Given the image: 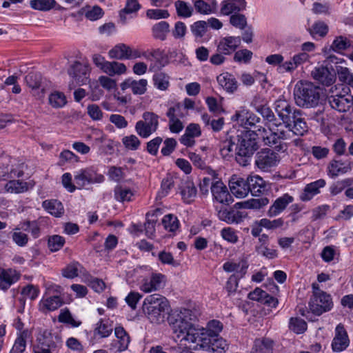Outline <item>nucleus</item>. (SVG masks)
<instances>
[{
    "label": "nucleus",
    "instance_id": "17",
    "mask_svg": "<svg viewBox=\"0 0 353 353\" xmlns=\"http://www.w3.org/2000/svg\"><path fill=\"white\" fill-rule=\"evenodd\" d=\"M20 276V273L14 269L0 268V290L6 291L19 280Z\"/></svg>",
    "mask_w": 353,
    "mask_h": 353
},
{
    "label": "nucleus",
    "instance_id": "16",
    "mask_svg": "<svg viewBox=\"0 0 353 353\" xmlns=\"http://www.w3.org/2000/svg\"><path fill=\"white\" fill-rule=\"evenodd\" d=\"M314 79L324 85H330L334 83L336 77L335 74L331 72L325 66L315 67L311 72Z\"/></svg>",
    "mask_w": 353,
    "mask_h": 353
},
{
    "label": "nucleus",
    "instance_id": "60",
    "mask_svg": "<svg viewBox=\"0 0 353 353\" xmlns=\"http://www.w3.org/2000/svg\"><path fill=\"white\" fill-rule=\"evenodd\" d=\"M261 122V119L254 114L252 112H250L248 117L245 120L243 125L242 127L245 129H248V130H251L250 129L254 128V130H257L261 126L257 125L258 123Z\"/></svg>",
    "mask_w": 353,
    "mask_h": 353
},
{
    "label": "nucleus",
    "instance_id": "31",
    "mask_svg": "<svg viewBox=\"0 0 353 353\" xmlns=\"http://www.w3.org/2000/svg\"><path fill=\"white\" fill-rule=\"evenodd\" d=\"M274 341L268 338L256 339L250 353H272Z\"/></svg>",
    "mask_w": 353,
    "mask_h": 353
},
{
    "label": "nucleus",
    "instance_id": "49",
    "mask_svg": "<svg viewBox=\"0 0 353 353\" xmlns=\"http://www.w3.org/2000/svg\"><path fill=\"white\" fill-rule=\"evenodd\" d=\"M169 77L163 72H158L154 74L153 81L154 86L161 90H166L169 87Z\"/></svg>",
    "mask_w": 353,
    "mask_h": 353
},
{
    "label": "nucleus",
    "instance_id": "18",
    "mask_svg": "<svg viewBox=\"0 0 353 353\" xmlns=\"http://www.w3.org/2000/svg\"><path fill=\"white\" fill-rule=\"evenodd\" d=\"M335 332L332 347L334 352H341L349 345L348 336L344 326L341 323L336 326Z\"/></svg>",
    "mask_w": 353,
    "mask_h": 353
},
{
    "label": "nucleus",
    "instance_id": "64",
    "mask_svg": "<svg viewBox=\"0 0 353 353\" xmlns=\"http://www.w3.org/2000/svg\"><path fill=\"white\" fill-rule=\"evenodd\" d=\"M103 14V10L97 6H95L85 11V17L90 21H95L102 17Z\"/></svg>",
    "mask_w": 353,
    "mask_h": 353
},
{
    "label": "nucleus",
    "instance_id": "40",
    "mask_svg": "<svg viewBox=\"0 0 353 353\" xmlns=\"http://www.w3.org/2000/svg\"><path fill=\"white\" fill-rule=\"evenodd\" d=\"M63 303L62 298L59 296H52L42 301L43 310L54 311L60 307Z\"/></svg>",
    "mask_w": 353,
    "mask_h": 353
},
{
    "label": "nucleus",
    "instance_id": "3",
    "mask_svg": "<svg viewBox=\"0 0 353 353\" xmlns=\"http://www.w3.org/2000/svg\"><path fill=\"white\" fill-rule=\"evenodd\" d=\"M194 316L192 312L188 309H182L171 321L173 332L181 341L195 343L201 334L199 327H195L192 321Z\"/></svg>",
    "mask_w": 353,
    "mask_h": 353
},
{
    "label": "nucleus",
    "instance_id": "55",
    "mask_svg": "<svg viewBox=\"0 0 353 353\" xmlns=\"http://www.w3.org/2000/svg\"><path fill=\"white\" fill-rule=\"evenodd\" d=\"M65 242L63 237L59 235H53L49 237L48 246L51 252H57L63 248Z\"/></svg>",
    "mask_w": 353,
    "mask_h": 353
},
{
    "label": "nucleus",
    "instance_id": "4",
    "mask_svg": "<svg viewBox=\"0 0 353 353\" xmlns=\"http://www.w3.org/2000/svg\"><path fill=\"white\" fill-rule=\"evenodd\" d=\"M294 97L298 106L303 108H314L319 103L320 90L312 82L300 81L295 85Z\"/></svg>",
    "mask_w": 353,
    "mask_h": 353
},
{
    "label": "nucleus",
    "instance_id": "8",
    "mask_svg": "<svg viewBox=\"0 0 353 353\" xmlns=\"http://www.w3.org/2000/svg\"><path fill=\"white\" fill-rule=\"evenodd\" d=\"M332 306V298L327 293L312 296L309 302L310 310L313 314L318 316L330 310Z\"/></svg>",
    "mask_w": 353,
    "mask_h": 353
},
{
    "label": "nucleus",
    "instance_id": "52",
    "mask_svg": "<svg viewBox=\"0 0 353 353\" xmlns=\"http://www.w3.org/2000/svg\"><path fill=\"white\" fill-rule=\"evenodd\" d=\"M164 228L169 232H174L179 228V220L172 214L165 215L162 219Z\"/></svg>",
    "mask_w": 353,
    "mask_h": 353
},
{
    "label": "nucleus",
    "instance_id": "32",
    "mask_svg": "<svg viewBox=\"0 0 353 353\" xmlns=\"http://www.w3.org/2000/svg\"><path fill=\"white\" fill-rule=\"evenodd\" d=\"M250 192L254 196H259L267 190L265 181L259 176H249Z\"/></svg>",
    "mask_w": 353,
    "mask_h": 353
},
{
    "label": "nucleus",
    "instance_id": "62",
    "mask_svg": "<svg viewBox=\"0 0 353 353\" xmlns=\"http://www.w3.org/2000/svg\"><path fill=\"white\" fill-rule=\"evenodd\" d=\"M141 298L142 295L140 293L138 292L132 291L125 297V301L132 310H135L137 308V303L141 300Z\"/></svg>",
    "mask_w": 353,
    "mask_h": 353
},
{
    "label": "nucleus",
    "instance_id": "5",
    "mask_svg": "<svg viewBox=\"0 0 353 353\" xmlns=\"http://www.w3.org/2000/svg\"><path fill=\"white\" fill-rule=\"evenodd\" d=\"M168 308V300L159 294L147 296L142 306L143 312L149 321L157 324L164 321L165 315Z\"/></svg>",
    "mask_w": 353,
    "mask_h": 353
},
{
    "label": "nucleus",
    "instance_id": "13",
    "mask_svg": "<svg viewBox=\"0 0 353 353\" xmlns=\"http://www.w3.org/2000/svg\"><path fill=\"white\" fill-rule=\"evenodd\" d=\"M211 192L214 199L220 203L229 205L233 201L227 187L221 181H216L212 183Z\"/></svg>",
    "mask_w": 353,
    "mask_h": 353
},
{
    "label": "nucleus",
    "instance_id": "44",
    "mask_svg": "<svg viewBox=\"0 0 353 353\" xmlns=\"http://www.w3.org/2000/svg\"><path fill=\"white\" fill-rule=\"evenodd\" d=\"M336 74L341 82L353 88V73L350 72L347 66H339Z\"/></svg>",
    "mask_w": 353,
    "mask_h": 353
},
{
    "label": "nucleus",
    "instance_id": "6",
    "mask_svg": "<svg viewBox=\"0 0 353 353\" xmlns=\"http://www.w3.org/2000/svg\"><path fill=\"white\" fill-rule=\"evenodd\" d=\"M195 343L196 345L194 347V350H203L208 352L224 353L228 348L225 340L219 336H212L208 333L200 334Z\"/></svg>",
    "mask_w": 353,
    "mask_h": 353
},
{
    "label": "nucleus",
    "instance_id": "56",
    "mask_svg": "<svg viewBox=\"0 0 353 353\" xmlns=\"http://www.w3.org/2000/svg\"><path fill=\"white\" fill-rule=\"evenodd\" d=\"M142 122L144 123L146 125L150 127L153 131H156L157 130L159 125V117L153 113L150 112H144L143 114Z\"/></svg>",
    "mask_w": 353,
    "mask_h": 353
},
{
    "label": "nucleus",
    "instance_id": "35",
    "mask_svg": "<svg viewBox=\"0 0 353 353\" xmlns=\"http://www.w3.org/2000/svg\"><path fill=\"white\" fill-rule=\"evenodd\" d=\"M181 194L185 203H190L194 200L196 195V189L193 182L185 181L182 183Z\"/></svg>",
    "mask_w": 353,
    "mask_h": 353
},
{
    "label": "nucleus",
    "instance_id": "47",
    "mask_svg": "<svg viewBox=\"0 0 353 353\" xmlns=\"http://www.w3.org/2000/svg\"><path fill=\"white\" fill-rule=\"evenodd\" d=\"M28 332L23 331L18 336L10 353H23L26 347Z\"/></svg>",
    "mask_w": 353,
    "mask_h": 353
},
{
    "label": "nucleus",
    "instance_id": "39",
    "mask_svg": "<svg viewBox=\"0 0 353 353\" xmlns=\"http://www.w3.org/2000/svg\"><path fill=\"white\" fill-rule=\"evenodd\" d=\"M170 26L166 21H161L154 24L152 27V34L156 39L163 41L170 31Z\"/></svg>",
    "mask_w": 353,
    "mask_h": 353
},
{
    "label": "nucleus",
    "instance_id": "45",
    "mask_svg": "<svg viewBox=\"0 0 353 353\" xmlns=\"http://www.w3.org/2000/svg\"><path fill=\"white\" fill-rule=\"evenodd\" d=\"M351 46V41L347 37L343 36H338L333 41L331 48L336 52L345 50Z\"/></svg>",
    "mask_w": 353,
    "mask_h": 353
},
{
    "label": "nucleus",
    "instance_id": "11",
    "mask_svg": "<svg viewBox=\"0 0 353 353\" xmlns=\"http://www.w3.org/2000/svg\"><path fill=\"white\" fill-rule=\"evenodd\" d=\"M229 187L231 192L239 198L246 196L250 190L249 186V176L246 179L233 175L229 181Z\"/></svg>",
    "mask_w": 353,
    "mask_h": 353
},
{
    "label": "nucleus",
    "instance_id": "1",
    "mask_svg": "<svg viewBox=\"0 0 353 353\" xmlns=\"http://www.w3.org/2000/svg\"><path fill=\"white\" fill-rule=\"evenodd\" d=\"M259 137L262 139L265 145L274 147L279 151L283 148L281 142L288 139V133L285 131H280L274 127L270 129V132H268L264 127L241 132L238 135L237 151L235 157L236 162L240 165L247 166L250 164L252 155L259 148L257 141Z\"/></svg>",
    "mask_w": 353,
    "mask_h": 353
},
{
    "label": "nucleus",
    "instance_id": "58",
    "mask_svg": "<svg viewBox=\"0 0 353 353\" xmlns=\"http://www.w3.org/2000/svg\"><path fill=\"white\" fill-rule=\"evenodd\" d=\"M352 183L353 180L352 179H345L342 181H337L333 183L330 187L331 193L334 195L338 194L346 187L351 185Z\"/></svg>",
    "mask_w": 353,
    "mask_h": 353
},
{
    "label": "nucleus",
    "instance_id": "37",
    "mask_svg": "<svg viewBox=\"0 0 353 353\" xmlns=\"http://www.w3.org/2000/svg\"><path fill=\"white\" fill-rule=\"evenodd\" d=\"M103 72L109 76L122 74L126 72V66L124 63L117 61H108L103 67Z\"/></svg>",
    "mask_w": 353,
    "mask_h": 353
},
{
    "label": "nucleus",
    "instance_id": "34",
    "mask_svg": "<svg viewBox=\"0 0 353 353\" xmlns=\"http://www.w3.org/2000/svg\"><path fill=\"white\" fill-rule=\"evenodd\" d=\"M42 206L50 214L56 217H60L64 213L63 204L58 200H46L43 202Z\"/></svg>",
    "mask_w": 353,
    "mask_h": 353
},
{
    "label": "nucleus",
    "instance_id": "29",
    "mask_svg": "<svg viewBox=\"0 0 353 353\" xmlns=\"http://www.w3.org/2000/svg\"><path fill=\"white\" fill-rule=\"evenodd\" d=\"M219 84L228 92H234L238 88V82L234 77L228 73L225 72L217 77Z\"/></svg>",
    "mask_w": 353,
    "mask_h": 353
},
{
    "label": "nucleus",
    "instance_id": "50",
    "mask_svg": "<svg viewBox=\"0 0 353 353\" xmlns=\"http://www.w3.org/2000/svg\"><path fill=\"white\" fill-rule=\"evenodd\" d=\"M30 4L33 9L47 11L54 8L56 1L55 0H31Z\"/></svg>",
    "mask_w": 353,
    "mask_h": 353
},
{
    "label": "nucleus",
    "instance_id": "51",
    "mask_svg": "<svg viewBox=\"0 0 353 353\" xmlns=\"http://www.w3.org/2000/svg\"><path fill=\"white\" fill-rule=\"evenodd\" d=\"M329 30L328 26L323 21L315 22L309 29L311 35H318L321 37H325Z\"/></svg>",
    "mask_w": 353,
    "mask_h": 353
},
{
    "label": "nucleus",
    "instance_id": "46",
    "mask_svg": "<svg viewBox=\"0 0 353 353\" xmlns=\"http://www.w3.org/2000/svg\"><path fill=\"white\" fill-rule=\"evenodd\" d=\"M23 174L22 170L17 171L9 166H0V181L8 180L14 177H20ZM2 189H0L1 191Z\"/></svg>",
    "mask_w": 353,
    "mask_h": 353
},
{
    "label": "nucleus",
    "instance_id": "57",
    "mask_svg": "<svg viewBox=\"0 0 353 353\" xmlns=\"http://www.w3.org/2000/svg\"><path fill=\"white\" fill-rule=\"evenodd\" d=\"M122 143L125 148L130 150H137L139 149L141 141L139 138L134 134L125 136L122 139Z\"/></svg>",
    "mask_w": 353,
    "mask_h": 353
},
{
    "label": "nucleus",
    "instance_id": "10",
    "mask_svg": "<svg viewBox=\"0 0 353 353\" xmlns=\"http://www.w3.org/2000/svg\"><path fill=\"white\" fill-rule=\"evenodd\" d=\"M27 85L31 89L32 94L40 99L44 97L46 87L39 73L30 72L25 77Z\"/></svg>",
    "mask_w": 353,
    "mask_h": 353
},
{
    "label": "nucleus",
    "instance_id": "15",
    "mask_svg": "<svg viewBox=\"0 0 353 353\" xmlns=\"http://www.w3.org/2000/svg\"><path fill=\"white\" fill-rule=\"evenodd\" d=\"M68 72L77 84L81 85L85 84L88 80L89 68L88 65L79 61H75L68 69Z\"/></svg>",
    "mask_w": 353,
    "mask_h": 353
},
{
    "label": "nucleus",
    "instance_id": "63",
    "mask_svg": "<svg viewBox=\"0 0 353 353\" xmlns=\"http://www.w3.org/2000/svg\"><path fill=\"white\" fill-rule=\"evenodd\" d=\"M230 23L239 29H243L247 25V20L243 14H234L230 17Z\"/></svg>",
    "mask_w": 353,
    "mask_h": 353
},
{
    "label": "nucleus",
    "instance_id": "7",
    "mask_svg": "<svg viewBox=\"0 0 353 353\" xmlns=\"http://www.w3.org/2000/svg\"><path fill=\"white\" fill-rule=\"evenodd\" d=\"M280 155L274 150L264 148L258 152L255 156L256 166L263 171H269L276 167L280 162Z\"/></svg>",
    "mask_w": 353,
    "mask_h": 353
},
{
    "label": "nucleus",
    "instance_id": "38",
    "mask_svg": "<svg viewBox=\"0 0 353 353\" xmlns=\"http://www.w3.org/2000/svg\"><path fill=\"white\" fill-rule=\"evenodd\" d=\"M134 196L132 190L122 185H117L114 189V199L119 202L130 201Z\"/></svg>",
    "mask_w": 353,
    "mask_h": 353
},
{
    "label": "nucleus",
    "instance_id": "36",
    "mask_svg": "<svg viewBox=\"0 0 353 353\" xmlns=\"http://www.w3.org/2000/svg\"><path fill=\"white\" fill-rule=\"evenodd\" d=\"M28 184L26 182L19 180H10L3 186L6 192L20 194L28 191Z\"/></svg>",
    "mask_w": 353,
    "mask_h": 353
},
{
    "label": "nucleus",
    "instance_id": "61",
    "mask_svg": "<svg viewBox=\"0 0 353 353\" xmlns=\"http://www.w3.org/2000/svg\"><path fill=\"white\" fill-rule=\"evenodd\" d=\"M135 130L141 137L144 139L149 137L153 132H154V131L150 128V127L143 123L142 120L137 122L135 125Z\"/></svg>",
    "mask_w": 353,
    "mask_h": 353
},
{
    "label": "nucleus",
    "instance_id": "9",
    "mask_svg": "<svg viewBox=\"0 0 353 353\" xmlns=\"http://www.w3.org/2000/svg\"><path fill=\"white\" fill-rule=\"evenodd\" d=\"M105 180L103 174L97 173L92 168L81 170L74 176L76 184L81 188L86 184L101 183Z\"/></svg>",
    "mask_w": 353,
    "mask_h": 353
},
{
    "label": "nucleus",
    "instance_id": "41",
    "mask_svg": "<svg viewBox=\"0 0 353 353\" xmlns=\"http://www.w3.org/2000/svg\"><path fill=\"white\" fill-rule=\"evenodd\" d=\"M48 101L50 105L54 108H62L67 103L65 94L59 91L52 92L49 96Z\"/></svg>",
    "mask_w": 353,
    "mask_h": 353
},
{
    "label": "nucleus",
    "instance_id": "21",
    "mask_svg": "<svg viewBox=\"0 0 353 353\" xmlns=\"http://www.w3.org/2000/svg\"><path fill=\"white\" fill-rule=\"evenodd\" d=\"M164 277L161 274H153L150 278L142 281L140 290L145 293L159 290L163 287Z\"/></svg>",
    "mask_w": 353,
    "mask_h": 353
},
{
    "label": "nucleus",
    "instance_id": "59",
    "mask_svg": "<svg viewBox=\"0 0 353 353\" xmlns=\"http://www.w3.org/2000/svg\"><path fill=\"white\" fill-rule=\"evenodd\" d=\"M284 224L283 219L279 218L274 220H270L268 219H262L260 220V226H263L268 230H274L281 228Z\"/></svg>",
    "mask_w": 353,
    "mask_h": 353
},
{
    "label": "nucleus",
    "instance_id": "53",
    "mask_svg": "<svg viewBox=\"0 0 353 353\" xmlns=\"http://www.w3.org/2000/svg\"><path fill=\"white\" fill-rule=\"evenodd\" d=\"M289 327L294 332L301 334L307 330V323L301 318L292 317L290 320Z\"/></svg>",
    "mask_w": 353,
    "mask_h": 353
},
{
    "label": "nucleus",
    "instance_id": "30",
    "mask_svg": "<svg viewBox=\"0 0 353 353\" xmlns=\"http://www.w3.org/2000/svg\"><path fill=\"white\" fill-rule=\"evenodd\" d=\"M56 348L55 343L52 337L41 336L37 339V343L34 345V353H51Z\"/></svg>",
    "mask_w": 353,
    "mask_h": 353
},
{
    "label": "nucleus",
    "instance_id": "27",
    "mask_svg": "<svg viewBox=\"0 0 353 353\" xmlns=\"http://www.w3.org/2000/svg\"><path fill=\"white\" fill-rule=\"evenodd\" d=\"M257 111L261 114L263 118L269 123L268 132H270L272 128H276L280 131H285L281 122H278L272 110L268 106L262 105L257 109Z\"/></svg>",
    "mask_w": 353,
    "mask_h": 353
},
{
    "label": "nucleus",
    "instance_id": "14",
    "mask_svg": "<svg viewBox=\"0 0 353 353\" xmlns=\"http://www.w3.org/2000/svg\"><path fill=\"white\" fill-rule=\"evenodd\" d=\"M114 334L117 337L110 345V350H115L118 352L126 350L130 342V337L121 326L116 327Z\"/></svg>",
    "mask_w": 353,
    "mask_h": 353
},
{
    "label": "nucleus",
    "instance_id": "42",
    "mask_svg": "<svg viewBox=\"0 0 353 353\" xmlns=\"http://www.w3.org/2000/svg\"><path fill=\"white\" fill-rule=\"evenodd\" d=\"M81 269H83L82 265L79 262L74 261L62 270V275L68 279H73L78 276Z\"/></svg>",
    "mask_w": 353,
    "mask_h": 353
},
{
    "label": "nucleus",
    "instance_id": "23",
    "mask_svg": "<svg viewBox=\"0 0 353 353\" xmlns=\"http://www.w3.org/2000/svg\"><path fill=\"white\" fill-rule=\"evenodd\" d=\"M248 298L253 301H256L262 304L267 305L271 307H276L278 305L277 299L270 296L265 291L261 288H256L254 291L248 294Z\"/></svg>",
    "mask_w": 353,
    "mask_h": 353
},
{
    "label": "nucleus",
    "instance_id": "28",
    "mask_svg": "<svg viewBox=\"0 0 353 353\" xmlns=\"http://www.w3.org/2000/svg\"><path fill=\"white\" fill-rule=\"evenodd\" d=\"M350 162L332 160L327 166L328 174L336 177L341 174H345L351 170Z\"/></svg>",
    "mask_w": 353,
    "mask_h": 353
},
{
    "label": "nucleus",
    "instance_id": "48",
    "mask_svg": "<svg viewBox=\"0 0 353 353\" xmlns=\"http://www.w3.org/2000/svg\"><path fill=\"white\" fill-rule=\"evenodd\" d=\"M223 329V324L217 320H212L208 322L206 328H199L202 334L208 333L209 335L219 336Z\"/></svg>",
    "mask_w": 353,
    "mask_h": 353
},
{
    "label": "nucleus",
    "instance_id": "33",
    "mask_svg": "<svg viewBox=\"0 0 353 353\" xmlns=\"http://www.w3.org/2000/svg\"><path fill=\"white\" fill-rule=\"evenodd\" d=\"M269 203V199L267 197L258 199H252L247 201L239 202L235 204L236 208L245 209H261Z\"/></svg>",
    "mask_w": 353,
    "mask_h": 353
},
{
    "label": "nucleus",
    "instance_id": "54",
    "mask_svg": "<svg viewBox=\"0 0 353 353\" xmlns=\"http://www.w3.org/2000/svg\"><path fill=\"white\" fill-rule=\"evenodd\" d=\"M208 30V23L204 21L194 22L190 26V30L196 38H201L204 36Z\"/></svg>",
    "mask_w": 353,
    "mask_h": 353
},
{
    "label": "nucleus",
    "instance_id": "12",
    "mask_svg": "<svg viewBox=\"0 0 353 353\" xmlns=\"http://www.w3.org/2000/svg\"><path fill=\"white\" fill-rule=\"evenodd\" d=\"M327 99L332 108L341 112L348 111L353 105V97L348 94L332 95Z\"/></svg>",
    "mask_w": 353,
    "mask_h": 353
},
{
    "label": "nucleus",
    "instance_id": "43",
    "mask_svg": "<svg viewBox=\"0 0 353 353\" xmlns=\"http://www.w3.org/2000/svg\"><path fill=\"white\" fill-rule=\"evenodd\" d=\"M174 6L179 17L188 18L192 16L193 8L185 1L178 0L175 1Z\"/></svg>",
    "mask_w": 353,
    "mask_h": 353
},
{
    "label": "nucleus",
    "instance_id": "22",
    "mask_svg": "<svg viewBox=\"0 0 353 353\" xmlns=\"http://www.w3.org/2000/svg\"><path fill=\"white\" fill-rule=\"evenodd\" d=\"M147 85L148 81L146 79L134 80L132 78H128L122 82L120 86L122 90L130 88L134 94L141 95L146 92Z\"/></svg>",
    "mask_w": 353,
    "mask_h": 353
},
{
    "label": "nucleus",
    "instance_id": "26",
    "mask_svg": "<svg viewBox=\"0 0 353 353\" xmlns=\"http://www.w3.org/2000/svg\"><path fill=\"white\" fill-rule=\"evenodd\" d=\"M245 0H225L221 3V13L223 15H230L236 13L245 8Z\"/></svg>",
    "mask_w": 353,
    "mask_h": 353
},
{
    "label": "nucleus",
    "instance_id": "24",
    "mask_svg": "<svg viewBox=\"0 0 353 353\" xmlns=\"http://www.w3.org/2000/svg\"><path fill=\"white\" fill-rule=\"evenodd\" d=\"M241 43L239 37H227L221 39L217 45V51L228 55L236 50Z\"/></svg>",
    "mask_w": 353,
    "mask_h": 353
},
{
    "label": "nucleus",
    "instance_id": "2",
    "mask_svg": "<svg viewBox=\"0 0 353 353\" xmlns=\"http://www.w3.org/2000/svg\"><path fill=\"white\" fill-rule=\"evenodd\" d=\"M274 108L279 118L282 121V125L288 130V139L290 132L297 136H303L308 130V126L303 117L301 110L296 109L288 100L279 98L274 102Z\"/></svg>",
    "mask_w": 353,
    "mask_h": 353
},
{
    "label": "nucleus",
    "instance_id": "20",
    "mask_svg": "<svg viewBox=\"0 0 353 353\" xmlns=\"http://www.w3.org/2000/svg\"><path fill=\"white\" fill-rule=\"evenodd\" d=\"M234 207L230 210L226 208L220 210L218 212L219 219L229 224L241 222L245 214L243 212L239 211V208H236L235 205Z\"/></svg>",
    "mask_w": 353,
    "mask_h": 353
},
{
    "label": "nucleus",
    "instance_id": "25",
    "mask_svg": "<svg viewBox=\"0 0 353 353\" xmlns=\"http://www.w3.org/2000/svg\"><path fill=\"white\" fill-rule=\"evenodd\" d=\"M325 184V181L321 179L306 185L303 192L300 194V199L302 201H310L315 195L320 192V188H323Z\"/></svg>",
    "mask_w": 353,
    "mask_h": 353
},
{
    "label": "nucleus",
    "instance_id": "19",
    "mask_svg": "<svg viewBox=\"0 0 353 353\" xmlns=\"http://www.w3.org/2000/svg\"><path fill=\"white\" fill-rule=\"evenodd\" d=\"M293 201V196L289 194H284L281 196L278 197L270 207L267 212L268 216L274 217L280 214Z\"/></svg>",
    "mask_w": 353,
    "mask_h": 353
}]
</instances>
